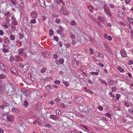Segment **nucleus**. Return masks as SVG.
I'll return each instance as SVG.
<instances>
[{
  "label": "nucleus",
  "instance_id": "nucleus-34",
  "mask_svg": "<svg viewBox=\"0 0 133 133\" xmlns=\"http://www.w3.org/2000/svg\"><path fill=\"white\" fill-rule=\"evenodd\" d=\"M6 77V75L4 74H1L0 75V78L2 79H4Z\"/></svg>",
  "mask_w": 133,
  "mask_h": 133
},
{
  "label": "nucleus",
  "instance_id": "nucleus-15",
  "mask_svg": "<svg viewBox=\"0 0 133 133\" xmlns=\"http://www.w3.org/2000/svg\"><path fill=\"white\" fill-rule=\"evenodd\" d=\"M4 42L5 43H6L7 42L10 44V42L9 40V38L7 37H5L4 38Z\"/></svg>",
  "mask_w": 133,
  "mask_h": 133
},
{
  "label": "nucleus",
  "instance_id": "nucleus-61",
  "mask_svg": "<svg viewBox=\"0 0 133 133\" xmlns=\"http://www.w3.org/2000/svg\"><path fill=\"white\" fill-rule=\"evenodd\" d=\"M12 23L14 25H16L17 24V22L15 21H13L12 22Z\"/></svg>",
  "mask_w": 133,
  "mask_h": 133
},
{
  "label": "nucleus",
  "instance_id": "nucleus-9",
  "mask_svg": "<svg viewBox=\"0 0 133 133\" xmlns=\"http://www.w3.org/2000/svg\"><path fill=\"white\" fill-rule=\"evenodd\" d=\"M120 53L122 57H127L126 51L124 50H122L120 51Z\"/></svg>",
  "mask_w": 133,
  "mask_h": 133
},
{
  "label": "nucleus",
  "instance_id": "nucleus-39",
  "mask_svg": "<svg viewBox=\"0 0 133 133\" xmlns=\"http://www.w3.org/2000/svg\"><path fill=\"white\" fill-rule=\"evenodd\" d=\"M128 20L131 24H133V19L132 18H128Z\"/></svg>",
  "mask_w": 133,
  "mask_h": 133
},
{
  "label": "nucleus",
  "instance_id": "nucleus-57",
  "mask_svg": "<svg viewBox=\"0 0 133 133\" xmlns=\"http://www.w3.org/2000/svg\"><path fill=\"white\" fill-rule=\"evenodd\" d=\"M90 17L92 19H94L95 18L91 15H89Z\"/></svg>",
  "mask_w": 133,
  "mask_h": 133
},
{
  "label": "nucleus",
  "instance_id": "nucleus-45",
  "mask_svg": "<svg viewBox=\"0 0 133 133\" xmlns=\"http://www.w3.org/2000/svg\"><path fill=\"white\" fill-rule=\"evenodd\" d=\"M70 36V38L72 39L75 38V35L72 34H71Z\"/></svg>",
  "mask_w": 133,
  "mask_h": 133
},
{
  "label": "nucleus",
  "instance_id": "nucleus-62",
  "mask_svg": "<svg viewBox=\"0 0 133 133\" xmlns=\"http://www.w3.org/2000/svg\"><path fill=\"white\" fill-rule=\"evenodd\" d=\"M130 1V0H125V2L127 4H128Z\"/></svg>",
  "mask_w": 133,
  "mask_h": 133
},
{
  "label": "nucleus",
  "instance_id": "nucleus-6",
  "mask_svg": "<svg viewBox=\"0 0 133 133\" xmlns=\"http://www.w3.org/2000/svg\"><path fill=\"white\" fill-rule=\"evenodd\" d=\"M6 66L2 63H0V69L5 72H8L9 71L8 69H6Z\"/></svg>",
  "mask_w": 133,
  "mask_h": 133
},
{
  "label": "nucleus",
  "instance_id": "nucleus-63",
  "mask_svg": "<svg viewBox=\"0 0 133 133\" xmlns=\"http://www.w3.org/2000/svg\"><path fill=\"white\" fill-rule=\"evenodd\" d=\"M98 65L99 66L101 67H103L104 66V65L102 63H99L98 64Z\"/></svg>",
  "mask_w": 133,
  "mask_h": 133
},
{
  "label": "nucleus",
  "instance_id": "nucleus-19",
  "mask_svg": "<svg viewBox=\"0 0 133 133\" xmlns=\"http://www.w3.org/2000/svg\"><path fill=\"white\" fill-rule=\"evenodd\" d=\"M53 87L51 88V87L49 85H48L45 87V88L46 89L48 90H50L51 89H52Z\"/></svg>",
  "mask_w": 133,
  "mask_h": 133
},
{
  "label": "nucleus",
  "instance_id": "nucleus-5",
  "mask_svg": "<svg viewBox=\"0 0 133 133\" xmlns=\"http://www.w3.org/2000/svg\"><path fill=\"white\" fill-rule=\"evenodd\" d=\"M37 14L35 10H34L31 12L30 14V16L32 18L36 19L37 18Z\"/></svg>",
  "mask_w": 133,
  "mask_h": 133
},
{
  "label": "nucleus",
  "instance_id": "nucleus-58",
  "mask_svg": "<svg viewBox=\"0 0 133 133\" xmlns=\"http://www.w3.org/2000/svg\"><path fill=\"white\" fill-rule=\"evenodd\" d=\"M55 21L57 23H60L61 21L58 18L56 19Z\"/></svg>",
  "mask_w": 133,
  "mask_h": 133
},
{
  "label": "nucleus",
  "instance_id": "nucleus-36",
  "mask_svg": "<svg viewBox=\"0 0 133 133\" xmlns=\"http://www.w3.org/2000/svg\"><path fill=\"white\" fill-rule=\"evenodd\" d=\"M54 34V32L52 30L50 29L49 30V35L50 36H52Z\"/></svg>",
  "mask_w": 133,
  "mask_h": 133
},
{
  "label": "nucleus",
  "instance_id": "nucleus-32",
  "mask_svg": "<svg viewBox=\"0 0 133 133\" xmlns=\"http://www.w3.org/2000/svg\"><path fill=\"white\" fill-rule=\"evenodd\" d=\"M63 84L66 87H68L69 86V83L66 81H64L63 82Z\"/></svg>",
  "mask_w": 133,
  "mask_h": 133
},
{
  "label": "nucleus",
  "instance_id": "nucleus-12",
  "mask_svg": "<svg viewBox=\"0 0 133 133\" xmlns=\"http://www.w3.org/2000/svg\"><path fill=\"white\" fill-rule=\"evenodd\" d=\"M50 53L49 51H47L44 53V57L47 58H50L51 56Z\"/></svg>",
  "mask_w": 133,
  "mask_h": 133
},
{
  "label": "nucleus",
  "instance_id": "nucleus-31",
  "mask_svg": "<svg viewBox=\"0 0 133 133\" xmlns=\"http://www.w3.org/2000/svg\"><path fill=\"white\" fill-rule=\"evenodd\" d=\"M29 104V103L27 102L26 101H25L24 102V105L26 107H27Z\"/></svg>",
  "mask_w": 133,
  "mask_h": 133
},
{
  "label": "nucleus",
  "instance_id": "nucleus-55",
  "mask_svg": "<svg viewBox=\"0 0 133 133\" xmlns=\"http://www.w3.org/2000/svg\"><path fill=\"white\" fill-rule=\"evenodd\" d=\"M54 38L56 41H58V38L56 36H54Z\"/></svg>",
  "mask_w": 133,
  "mask_h": 133
},
{
  "label": "nucleus",
  "instance_id": "nucleus-11",
  "mask_svg": "<svg viewBox=\"0 0 133 133\" xmlns=\"http://www.w3.org/2000/svg\"><path fill=\"white\" fill-rule=\"evenodd\" d=\"M94 55L95 56H96L97 57H102L103 58H104L103 55L99 52L98 51L95 52L94 53Z\"/></svg>",
  "mask_w": 133,
  "mask_h": 133
},
{
  "label": "nucleus",
  "instance_id": "nucleus-51",
  "mask_svg": "<svg viewBox=\"0 0 133 133\" xmlns=\"http://www.w3.org/2000/svg\"><path fill=\"white\" fill-rule=\"evenodd\" d=\"M2 51L4 52H8V50L7 49L3 48L2 49Z\"/></svg>",
  "mask_w": 133,
  "mask_h": 133
},
{
  "label": "nucleus",
  "instance_id": "nucleus-46",
  "mask_svg": "<svg viewBox=\"0 0 133 133\" xmlns=\"http://www.w3.org/2000/svg\"><path fill=\"white\" fill-rule=\"evenodd\" d=\"M101 81L102 83L105 84L106 85H108V83L105 81L103 80H101Z\"/></svg>",
  "mask_w": 133,
  "mask_h": 133
},
{
  "label": "nucleus",
  "instance_id": "nucleus-21",
  "mask_svg": "<svg viewBox=\"0 0 133 133\" xmlns=\"http://www.w3.org/2000/svg\"><path fill=\"white\" fill-rule=\"evenodd\" d=\"M117 69L121 72H124V70L122 68L119 66H118L117 67Z\"/></svg>",
  "mask_w": 133,
  "mask_h": 133
},
{
  "label": "nucleus",
  "instance_id": "nucleus-8",
  "mask_svg": "<svg viewBox=\"0 0 133 133\" xmlns=\"http://www.w3.org/2000/svg\"><path fill=\"white\" fill-rule=\"evenodd\" d=\"M50 118L55 121H58L59 120L58 117L55 115H51L50 116Z\"/></svg>",
  "mask_w": 133,
  "mask_h": 133
},
{
  "label": "nucleus",
  "instance_id": "nucleus-52",
  "mask_svg": "<svg viewBox=\"0 0 133 133\" xmlns=\"http://www.w3.org/2000/svg\"><path fill=\"white\" fill-rule=\"evenodd\" d=\"M30 22L32 23H35L36 22V21L35 19H33L31 20Z\"/></svg>",
  "mask_w": 133,
  "mask_h": 133
},
{
  "label": "nucleus",
  "instance_id": "nucleus-27",
  "mask_svg": "<svg viewBox=\"0 0 133 133\" xmlns=\"http://www.w3.org/2000/svg\"><path fill=\"white\" fill-rule=\"evenodd\" d=\"M46 70V68L43 67L41 70V72L42 74L43 73L45 72Z\"/></svg>",
  "mask_w": 133,
  "mask_h": 133
},
{
  "label": "nucleus",
  "instance_id": "nucleus-13",
  "mask_svg": "<svg viewBox=\"0 0 133 133\" xmlns=\"http://www.w3.org/2000/svg\"><path fill=\"white\" fill-rule=\"evenodd\" d=\"M11 71L13 74H17V72L16 69L14 67L11 68L10 69Z\"/></svg>",
  "mask_w": 133,
  "mask_h": 133
},
{
  "label": "nucleus",
  "instance_id": "nucleus-47",
  "mask_svg": "<svg viewBox=\"0 0 133 133\" xmlns=\"http://www.w3.org/2000/svg\"><path fill=\"white\" fill-rule=\"evenodd\" d=\"M90 54H93L94 53V51L93 49L92 48H90Z\"/></svg>",
  "mask_w": 133,
  "mask_h": 133
},
{
  "label": "nucleus",
  "instance_id": "nucleus-17",
  "mask_svg": "<svg viewBox=\"0 0 133 133\" xmlns=\"http://www.w3.org/2000/svg\"><path fill=\"white\" fill-rule=\"evenodd\" d=\"M5 88L4 86L3 85H0V92H2L4 91Z\"/></svg>",
  "mask_w": 133,
  "mask_h": 133
},
{
  "label": "nucleus",
  "instance_id": "nucleus-38",
  "mask_svg": "<svg viewBox=\"0 0 133 133\" xmlns=\"http://www.w3.org/2000/svg\"><path fill=\"white\" fill-rule=\"evenodd\" d=\"M12 110L13 112H15L17 110V108L16 107H14L12 109Z\"/></svg>",
  "mask_w": 133,
  "mask_h": 133
},
{
  "label": "nucleus",
  "instance_id": "nucleus-22",
  "mask_svg": "<svg viewBox=\"0 0 133 133\" xmlns=\"http://www.w3.org/2000/svg\"><path fill=\"white\" fill-rule=\"evenodd\" d=\"M89 73H90V74H91V75H95V76H98L99 74L98 72H90Z\"/></svg>",
  "mask_w": 133,
  "mask_h": 133
},
{
  "label": "nucleus",
  "instance_id": "nucleus-28",
  "mask_svg": "<svg viewBox=\"0 0 133 133\" xmlns=\"http://www.w3.org/2000/svg\"><path fill=\"white\" fill-rule=\"evenodd\" d=\"M82 127L86 130L89 131V127L87 126L84 125L82 126Z\"/></svg>",
  "mask_w": 133,
  "mask_h": 133
},
{
  "label": "nucleus",
  "instance_id": "nucleus-42",
  "mask_svg": "<svg viewBox=\"0 0 133 133\" xmlns=\"http://www.w3.org/2000/svg\"><path fill=\"white\" fill-rule=\"evenodd\" d=\"M51 125L49 124H46L45 125V127L46 128H51Z\"/></svg>",
  "mask_w": 133,
  "mask_h": 133
},
{
  "label": "nucleus",
  "instance_id": "nucleus-2",
  "mask_svg": "<svg viewBox=\"0 0 133 133\" xmlns=\"http://www.w3.org/2000/svg\"><path fill=\"white\" fill-rule=\"evenodd\" d=\"M104 11L105 14L109 17H111L112 16L111 13L109 8L106 5H105L103 7Z\"/></svg>",
  "mask_w": 133,
  "mask_h": 133
},
{
  "label": "nucleus",
  "instance_id": "nucleus-60",
  "mask_svg": "<svg viewBox=\"0 0 133 133\" xmlns=\"http://www.w3.org/2000/svg\"><path fill=\"white\" fill-rule=\"evenodd\" d=\"M25 28L27 30H29V28L28 27H30L29 25L28 24V23H27V24L26 26H25Z\"/></svg>",
  "mask_w": 133,
  "mask_h": 133
},
{
  "label": "nucleus",
  "instance_id": "nucleus-10",
  "mask_svg": "<svg viewBox=\"0 0 133 133\" xmlns=\"http://www.w3.org/2000/svg\"><path fill=\"white\" fill-rule=\"evenodd\" d=\"M3 26L4 27V28L5 29H8L9 28L10 26V23L9 22H7L4 23Z\"/></svg>",
  "mask_w": 133,
  "mask_h": 133
},
{
  "label": "nucleus",
  "instance_id": "nucleus-3",
  "mask_svg": "<svg viewBox=\"0 0 133 133\" xmlns=\"http://www.w3.org/2000/svg\"><path fill=\"white\" fill-rule=\"evenodd\" d=\"M75 101L78 103L82 104L84 102V99L82 97H79L75 98Z\"/></svg>",
  "mask_w": 133,
  "mask_h": 133
},
{
  "label": "nucleus",
  "instance_id": "nucleus-56",
  "mask_svg": "<svg viewBox=\"0 0 133 133\" xmlns=\"http://www.w3.org/2000/svg\"><path fill=\"white\" fill-rule=\"evenodd\" d=\"M65 46L67 48H68L71 46V44L69 43H68L65 45Z\"/></svg>",
  "mask_w": 133,
  "mask_h": 133
},
{
  "label": "nucleus",
  "instance_id": "nucleus-53",
  "mask_svg": "<svg viewBox=\"0 0 133 133\" xmlns=\"http://www.w3.org/2000/svg\"><path fill=\"white\" fill-rule=\"evenodd\" d=\"M107 39L109 41H111L112 39V38L110 36H109L107 37Z\"/></svg>",
  "mask_w": 133,
  "mask_h": 133
},
{
  "label": "nucleus",
  "instance_id": "nucleus-43",
  "mask_svg": "<svg viewBox=\"0 0 133 133\" xmlns=\"http://www.w3.org/2000/svg\"><path fill=\"white\" fill-rule=\"evenodd\" d=\"M128 64L129 65H131L133 64V61L131 60H129V61Z\"/></svg>",
  "mask_w": 133,
  "mask_h": 133
},
{
  "label": "nucleus",
  "instance_id": "nucleus-7",
  "mask_svg": "<svg viewBox=\"0 0 133 133\" xmlns=\"http://www.w3.org/2000/svg\"><path fill=\"white\" fill-rule=\"evenodd\" d=\"M60 10L61 13L63 15H66L68 13V11L66 10V9L64 8L63 6L62 7Z\"/></svg>",
  "mask_w": 133,
  "mask_h": 133
},
{
  "label": "nucleus",
  "instance_id": "nucleus-26",
  "mask_svg": "<svg viewBox=\"0 0 133 133\" xmlns=\"http://www.w3.org/2000/svg\"><path fill=\"white\" fill-rule=\"evenodd\" d=\"M118 14L120 17H123L124 16L123 13L122 12H119Z\"/></svg>",
  "mask_w": 133,
  "mask_h": 133
},
{
  "label": "nucleus",
  "instance_id": "nucleus-33",
  "mask_svg": "<svg viewBox=\"0 0 133 133\" xmlns=\"http://www.w3.org/2000/svg\"><path fill=\"white\" fill-rule=\"evenodd\" d=\"M111 89L112 92H115L116 91L117 89L116 87H112L111 88Z\"/></svg>",
  "mask_w": 133,
  "mask_h": 133
},
{
  "label": "nucleus",
  "instance_id": "nucleus-40",
  "mask_svg": "<svg viewBox=\"0 0 133 133\" xmlns=\"http://www.w3.org/2000/svg\"><path fill=\"white\" fill-rule=\"evenodd\" d=\"M59 62L61 64H63L64 62V60L63 59V58H61L59 60Z\"/></svg>",
  "mask_w": 133,
  "mask_h": 133
},
{
  "label": "nucleus",
  "instance_id": "nucleus-49",
  "mask_svg": "<svg viewBox=\"0 0 133 133\" xmlns=\"http://www.w3.org/2000/svg\"><path fill=\"white\" fill-rule=\"evenodd\" d=\"M5 19L7 22H9L10 20V19L8 17H5Z\"/></svg>",
  "mask_w": 133,
  "mask_h": 133
},
{
  "label": "nucleus",
  "instance_id": "nucleus-4",
  "mask_svg": "<svg viewBox=\"0 0 133 133\" xmlns=\"http://www.w3.org/2000/svg\"><path fill=\"white\" fill-rule=\"evenodd\" d=\"M15 116L13 115H10L7 117V121L8 122H14L15 120Z\"/></svg>",
  "mask_w": 133,
  "mask_h": 133
},
{
  "label": "nucleus",
  "instance_id": "nucleus-59",
  "mask_svg": "<svg viewBox=\"0 0 133 133\" xmlns=\"http://www.w3.org/2000/svg\"><path fill=\"white\" fill-rule=\"evenodd\" d=\"M11 3L15 5L16 0H10Z\"/></svg>",
  "mask_w": 133,
  "mask_h": 133
},
{
  "label": "nucleus",
  "instance_id": "nucleus-18",
  "mask_svg": "<svg viewBox=\"0 0 133 133\" xmlns=\"http://www.w3.org/2000/svg\"><path fill=\"white\" fill-rule=\"evenodd\" d=\"M9 38L10 39L11 41H13L15 40V37L13 35H11L9 36Z\"/></svg>",
  "mask_w": 133,
  "mask_h": 133
},
{
  "label": "nucleus",
  "instance_id": "nucleus-44",
  "mask_svg": "<svg viewBox=\"0 0 133 133\" xmlns=\"http://www.w3.org/2000/svg\"><path fill=\"white\" fill-rule=\"evenodd\" d=\"M54 83L57 84H59L60 83V82L59 80H56L54 82Z\"/></svg>",
  "mask_w": 133,
  "mask_h": 133
},
{
  "label": "nucleus",
  "instance_id": "nucleus-30",
  "mask_svg": "<svg viewBox=\"0 0 133 133\" xmlns=\"http://www.w3.org/2000/svg\"><path fill=\"white\" fill-rule=\"evenodd\" d=\"M121 97V95L118 94H117L116 95V99L117 100H119Z\"/></svg>",
  "mask_w": 133,
  "mask_h": 133
},
{
  "label": "nucleus",
  "instance_id": "nucleus-16",
  "mask_svg": "<svg viewBox=\"0 0 133 133\" xmlns=\"http://www.w3.org/2000/svg\"><path fill=\"white\" fill-rule=\"evenodd\" d=\"M18 52L19 55H22L24 52V49L22 48L19 49Z\"/></svg>",
  "mask_w": 133,
  "mask_h": 133
},
{
  "label": "nucleus",
  "instance_id": "nucleus-29",
  "mask_svg": "<svg viewBox=\"0 0 133 133\" xmlns=\"http://www.w3.org/2000/svg\"><path fill=\"white\" fill-rule=\"evenodd\" d=\"M20 56L19 55H16L15 57V60L16 61H18L19 59L20 58Z\"/></svg>",
  "mask_w": 133,
  "mask_h": 133
},
{
  "label": "nucleus",
  "instance_id": "nucleus-14",
  "mask_svg": "<svg viewBox=\"0 0 133 133\" xmlns=\"http://www.w3.org/2000/svg\"><path fill=\"white\" fill-rule=\"evenodd\" d=\"M98 19L102 22H104L105 21V18L102 16L98 17Z\"/></svg>",
  "mask_w": 133,
  "mask_h": 133
},
{
  "label": "nucleus",
  "instance_id": "nucleus-64",
  "mask_svg": "<svg viewBox=\"0 0 133 133\" xmlns=\"http://www.w3.org/2000/svg\"><path fill=\"white\" fill-rule=\"evenodd\" d=\"M126 10V8L124 5H123L122 8V10L123 11H124Z\"/></svg>",
  "mask_w": 133,
  "mask_h": 133
},
{
  "label": "nucleus",
  "instance_id": "nucleus-48",
  "mask_svg": "<svg viewBox=\"0 0 133 133\" xmlns=\"http://www.w3.org/2000/svg\"><path fill=\"white\" fill-rule=\"evenodd\" d=\"M57 32L59 34H61L62 33V30L61 29H58L57 31Z\"/></svg>",
  "mask_w": 133,
  "mask_h": 133
},
{
  "label": "nucleus",
  "instance_id": "nucleus-41",
  "mask_svg": "<svg viewBox=\"0 0 133 133\" xmlns=\"http://www.w3.org/2000/svg\"><path fill=\"white\" fill-rule=\"evenodd\" d=\"M109 95L110 96V97H112L113 98H114L115 97V96L114 95H113L112 94V93L111 92H110L109 93Z\"/></svg>",
  "mask_w": 133,
  "mask_h": 133
},
{
  "label": "nucleus",
  "instance_id": "nucleus-1",
  "mask_svg": "<svg viewBox=\"0 0 133 133\" xmlns=\"http://www.w3.org/2000/svg\"><path fill=\"white\" fill-rule=\"evenodd\" d=\"M16 88V87L14 84H7L6 85V89L8 91L7 93L11 92L12 93L11 94H12V93H13V92H14Z\"/></svg>",
  "mask_w": 133,
  "mask_h": 133
},
{
  "label": "nucleus",
  "instance_id": "nucleus-24",
  "mask_svg": "<svg viewBox=\"0 0 133 133\" xmlns=\"http://www.w3.org/2000/svg\"><path fill=\"white\" fill-rule=\"evenodd\" d=\"M70 23L71 25L73 26L76 25H77L75 21L74 20H72L71 22Z\"/></svg>",
  "mask_w": 133,
  "mask_h": 133
},
{
  "label": "nucleus",
  "instance_id": "nucleus-35",
  "mask_svg": "<svg viewBox=\"0 0 133 133\" xmlns=\"http://www.w3.org/2000/svg\"><path fill=\"white\" fill-rule=\"evenodd\" d=\"M105 115L106 116L109 117L111 119V115L110 113H107L105 114Z\"/></svg>",
  "mask_w": 133,
  "mask_h": 133
},
{
  "label": "nucleus",
  "instance_id": "nucleus-20",
  "mask_svg": "<svg viewBox=\"0 0 133 133\" xmlns=\"http://www.w3.org/2000/svg\"><path fill=\"white\" fill-rule=\"evenodd\" d=\"M130 104L129 103L128 101H126L124 103V105L127 107H129L130 106Z\"/></svg>",
  "mask_w": 133,
  "mask_h": 133
},
{
  "label": "nucleus",
  "instance_id": "nucleus-25",
  "mask_svg": "<svg viewBox=\"0 0 133 133\" xmlns=\"http://www.w3.org/2000/svg\"><path fill=\"white\" fill-rule=\"evenodd\" d=\"M114 80L112 79H111L109 82V85H111L114 84Z\"/></svg>",
  "mask_w": 133,
  "mask_h": 133
},
{
  "label": "nucleus",
  "instance_id": "nucleus-54",
  "mask_svg": "<svg viewBox=\"0 0 133 133\" xmlns=\"http://www.w3.org/2000/svg\"><path fill=\"white\" fill-rule=\"evenodd\" d=\"M5 16H9L10 15V13L8 11L7 12L5 13L4 14Z\"/></svg>",
  "mask_w": 133,
  "mask_h": 133
},
{
  "label": "nucleus",
  "instance_id": "nucleus-23",
  "mask_svg": "<svg viewBox=\"0 0 133 133\" xmlns=\"http://www.w3.org/2000/svg\"><path fill=\"white\" fill-rule=\"evenodd\" d=\"M87 82L90 84V85H92L94 83V82L91 80L90 79H87Z\"/></svg>",
  "mask_w": 133,
  "mask_h": 133
},
{
  "label": "nucleus",
  "instance_id": "nucleus-37",
  "mask_svg": "<svg viewBox=\"0 0 133 133\" xmlns=\"http://www.w3.org/2000/svg\"><path fill=\"white\" fill-rule=\"evenodd\" d=\"M60 107L62 108H66L67 107V106L66 105H64L63 103L61 104Z\"/></svg>",
  "mask_w": 133,
  "mask_h": 133
},
{
  "label": "nucleus",
  "instance_id": "nucleus-50",
  "mask_svg": "<svg viewBox=\"0 0 133 133\" xmlns=\"http://www.w3.org/2000/svg\"><path fill=\"white\" fill-rule=\"evenodd\" d=\"M56 113L57 115L61 114V113H60V111L59 110H56Z\"/></svg>",
  "mask_w": 133,
  "mask_h": 133
}]
</instances>
